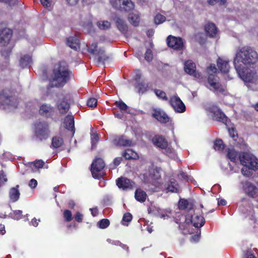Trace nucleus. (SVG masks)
<instances>
[{
  "label": "nucleus",
  "mask_w": 258,
  "mask_h": 258,
  "mask_svg": "<svg viewBox=\"0 0 258 258\" xmlns=\"http://www.w3.org/2000/svg\"><path fill=\"white\" fill-rule=\"evenodd\" d=\"M258 61V54L252 48L245 46L240 48L234 58L233 64L235 68L251 67Z\"/></svg>",
  "instance_id": "f257e3e1"
},
{
  "label": "nucleus",
  "mask_w": 258,
  "mask_h": 258,
  "mask_svg": "<svg viewBox=\"0 0 258 258\" xmlns=\"http://www.w3.org/2000/svg\"><path fill=\"white\" fill-rule=\"evenodd\" d=\"M72 74L67 63L64 61H60L54 66L52 80L50 81L49 86L51 88L63 86L70 81Z\"/></svg>",
  "instance_id": "f03ea898"
},
{
  "label": "nucleus",
  "mask_w": 258,
  "mask_h": 258,
  "mask_svg": "<svg viewBox=\"0 0 258 258\" xmlns=\"http://www.w3.org/2000/svg\"><path fill=\"white\" fill-rule=\"evenodd\" d=\"M238 76L245 83L256 84L258 77L255 72L245 68H235Z\"/></svg>",
  "instance_id": "7ed1b4c3"
},
{
  "label": "nucleus",
  "mask_w": 258,
  "mask_h": 258,
  "mask_svg": "<svg viewBox=\"0 0 258 258\" xmlns=\"http://www.w3.org/2000/svg\"><path fill=\"white\" fill-rule=\"evenodd\" d=\"M49 125L47 122H39L35 124V136L36 140L41 142L46 140L49 136Z\"/></svg>",
  "instance_id": "20e7f679"
},
{
  "label": "nucleus",
  "mask_w": 258,
  "mask_h": 258,
  "mask_svg": "<svg viewBox=\"0 0 258 258\" xmlns=\"http://www.w3.org/2000/svg\"><path fill=\"white\" fill-rule=\"evenodd\" d=\"M239 159L243 166L249 167L253 171L258 169V159L253 155L243 152L239 155Z\"/></svg>",
  "instance_id": "39448f33"
},
{
  "label": "nucleus",
  "mask_w": 258,
  "mask_h": 258,
  "mask_svg": "<svg viewBox=\"0 0 258 258\" xmlns=\"http://www.w3.org/2000/svg\"><path fill=\"white\" fill-rule=\"evenodd\" d=\"M105 167V163L102 159L99 158L96 159L91 164V173L95 178L99 179L101 177L100 174L98 173Z\"/></svg>",
  "instance_id": "423d86ee"
},
{
  "label": "nucleus",
  "mask_w": 258,
  "mask_h": 258,
  "mask_svg": "<svg viewBox=\"0 0 258 258\" xmlns=\"http://www.w3.org/2000/svg\"><path fill=\"white\" fill-rule=\"evenodd\" d=\"M244 192L249 197L255 198L258 196V188L252 183L247 180L241 182Z\"/></svg>",
  "instance_id": "0eeeda50"
},
{
  "label": "nucleus",
  "mask_w": 258,
  "mask_h": 258,
  "mask_svg": "<svg viewBox=\"0 0 258 258\" xmlns=\"http://www.w3.org/2000/svg\"><path fill=\"white\" fill-rule=\"evenodd\" d=\"M166 42L168 47L175 50H180L183 49V43L180 37L169 35L166 39Z\"/></svg>",
  "instance_id": "6e6552de"
},
{
  "label": "nucleus",
  "mask_w": 258,
  "mask_h": 258,
  "mask_svg": "<svg viewBox=\"0 0 258 258\" xmlns=\"http://www.w3.org/2000/svg\"><path fill=\"white\" fill-rule=\"evenodd\" d=\"M211 112L213 114V118L214 120L222 122L225 123L227 126L228 125L230 121L219 107L217 106H213L211 108Z\"/></svg>",
  "instance_id": "1a4fd4ad"
},
{
  "label": "nucleus",
  "mask_w": 258,
  "mask_h": 258,
  "mask_svg": "<svg viewBox=\"0 0 258 258\" xmlns=\"http://www.w3.org/2000/svg\"><path fill=\"white\" fill-rule=\"evenodd\" d=\"M112 20L115 22L118 30L123 34H125L128 31V25L125 21L116 14L112 16Z\"/></svg>",
  "instance_id": "9d476101"
},
{
  "label": "nucleus",
  "mask_w": 258,
  "mask_h": 258,
  "mask_svg": "<svg viewBox=\"0 0 258 258\" xmlns=\"http://www.w3.org/2000/svg\"><path fill=\"white\" fill-rule=\"evenodd\" d=\"M169 102L175 111L179 113H183L185 111V106L179 97L174 96L171 97Z\"/></svg>",
  "instance_id": "9b49d317"
},
{
  "label": "nucleus",
  "mask_w": 258,
  "mask_h": 258,
  "mask_svg": "<svg viewBox=\"0 0 258 258\" xmlns=\"http://www.w3.org/2000/svg\"><path fill=\"white\" fill-rule=\"evenodd\" d=\"M12 34V31L9 28H4L0 30V45L5 46L8 44Z\"/></svg>",
  "instance_id": "f8f14e48"
},
{
  "label": "nucleus",
  "mask_w": 258,
  "mask_h": 258,
  "mask_svg": "<svg viewBox=\"0 0 258 258\" xmlns=\"http://www.w3.org/2000/svg\"><path fill=\"white\" fill-rule=\"evenodd\" d=\"M184 69L187 74L196 78L199 79L201 77V74L196 71L195 63L190 60L185 62Z\"/></svg>",
  "instance_id": "ddd939ff"
},
{
  "label": "nucleus",
  "mask_w": 258,
  "mask_h": 258,
  "mask_svg": "<svg viewBox=\"0 0 258 258\" xmlns=\"http://www.w3.org/2000/svg\"><path fill=\"white\" fill-rule=\"evenodd\" d=\"M188 216L189 218L186 217L185 219V222L187 225L192 223L193 226L196 228H201L205 223V219L202 216H196L193 218L192 215H188Z\"/></svg>",
  "instance_id": "4468645a"
},
{
  "label": "nucleus",
  "mask_w": 258,
  "mask_h": 258,
  "mask_svg": "<svg viewBox=\"0 0 258 258\" xmlns=\"http://www.w3.org/2000/svg\"><path fill=\"white\" fill-rule=\"evenodd\" d=\"M0 103L2 105L16 107L18 104L17 99L12 96H9L6 93L0 94Z\"/></svg>",
  "instance_id": "2eb2a0df"
},
{
  "label": "nucleus",
  "mask_w": 258,
  "mask_h": 258,
  "mask_svg": "<svg viewBox=\"0 0 258 258\" xmlns=\"http://www.w3.org/2000/svg\"><path fill=\"white\" fill-rule=\"evenodd\" d=\"M116 185L123 189H132L135 186V183L130 179L121 177L116 179Z\"/></svg>",
  "instance_id": "dca6fc26"
},
{
  "label": "nucleus",
  "mask_w": 258,
  "mask_h": 258,
  "mask_svg": "<svg viewBox=\"0 0 258 258\" xmlns=\"http://www.w3.org/2000/svg\"><path fill=\"white\" fill-rule=\"evenodd\" d=\"M113 143L116 146L131 147L133 146L132 141L127 139L124 136L116 137L113 139Z\"/></svg>",
  "instance_id": "f3484780"
},
{
  "label": "nucleus",
  "mask_w": 258,
  "mask_h": 258,
  "mask_svg": "<svg viewBox=\"0 0 258 258\" xmlns=\"http://www.w3.org/2000/svg\"><path fill=\"white\" fill-rule=\"evenodd\" d=\"M208 82L215 91L223 92L224 90L221 87V84L218 82V77L215 75L209 74L208 78Z\"/></svg>",
  "instance_id": "a211bd4d"
},
{
  "label": "nucleus",
  "mask_w": 258,
  "mask_h": 258,
  "mask_svg": "<svg viewBox=\"0 0 258 258\" xmlns=\"http://www.w3.org/2000/svg\"><path fill=\"white\" fill-rule=\"evenodd\" d=\"M153 116L161 123H166L169 121V118L167 114L160 109H154Z\"/></svg>",
  "instance_id": "6ab92c4d"
},
{
  "label": "nucleus",
  "mask_w": 258,
  "mask_h": 258,
  "mask_svg": "<svg viewBox=\"0 0 258 258\" xmlns=\"http://www.w3.org/2000/svg\"><path fill=\"white\" fill-rule=\"evenodd\" d=\"M152 142L156 146L161 148L166 149L168 146V143L165 138L161 135H156L152 138Z\"/></svg>",
  "instance_id": "aec40b11"
},
{
  "label": "nucleus",
  "mask_w": 258,
  "mask_h": 258,
  "mask_svg": "<svg viewBox=\"0 0 258 258\" xmlns=\"http://www.w3.org/2000/svg\"><path fill=\"white\" fill-rule=\"evenodd\" d=\"M54 112L53 108L50 105L43 104L40 107L39 112L41 115L46 117H49L52 116Z\"/></svg>",
  "instance_id": "412c9836"
},
{
  "label": "nucleus",
  "mask_w": 258,
  "mask_h": 258,
  "mask_svg": "<svg viewBox=\"0 0 258 258\" xmlns=\"http://www.w3.org/2000/svg\"><path fill=\"white\" fill-rule=\"evenodd\" d=\"M194 203L191 200L180 199L178 202V208L181 210L187 209L188 212H190L194 209Z\"/></svg>",
  "instance_id": "4be33fe9"
},
{
  "label": "nucleus",
  "mask_w": 258,
  "mask_h": 258,
  "mask_svg": "<svg viewBox=\"0 0 258 258\" xmlns=\"http://www.w3.org/2000/svg\"><path fill=\"white\" fill-rule=\"evenodd\" d=\"M205 30L207 36L213 38L216 36L217 33V28L213 23H208L205 26Z\"/></svg>",
  "instance_id": "5701e85b"
},
{
  "label": "nucleus",
  "mask_w": 258,
  "mask_h": 258,
  "mask_svg": "<svg viewBox=\"0 0 258 258\" xmlns=\"http://www.w3.org/2000/svg\"><path fill=\"white\" fill-rule=\"evenodd\" d=\"M57 108L61 114H66L70 109V104L63 98L62 100H59L57 102Z\"/></svg>",
  "instance_id": "b1692460"
},
{
  "label": "nucleus",
  "mask_w": 258,
  "mask_h": 258,
  "mask_svg": "<svg viewBox=\"0 0 258 258\" xmlns=\"http://www.w3.org/2000/svg\"><path fill=\"white\" fill-rule=\"evenodd\" d=\"M217 63L218 69L221 73L226 74L229 72L230 69L229 61L218 58Z\"/></svg>",
  "instance_id": "393cba45"
},
{
  "label": "nucleus",
  "mask_w": 258,
  "mask_h": 258,
  "mask_svg": "<svg viewBox=\"0 0 258 258\" xmlns=\"http://www.w3.org/2000/svg\"><path fill=\"white\" fill-rule=\"evenodd\" d=\"M67 44L74 50L80 48L79 40L76 37H70L67 39Z\"/></svg>",
  "instance_id": "a878e982"
},
{
  "label": "nucleus",
  "mask_w": 258,
  "mask_h": 258,
  "mask_svg": "<svg viewBox=\"0 0 258 258\" xmlns=\"http://www.w3.org/2000/svg\"><path fill=\"white\" fill-rule=\"evenodd\" d=\"M135 5L131 0H122L119 11L129 12L134 9Z\"/></svg>",
  "instance_id": "bb28decb"
},
{
  "label": "nucleus",
  "mask_w": 258,
  "mask_h": 258,
  "mask_svg": "<svg viewBox=\"0 0 258 258\" xmlns=\"http://www.w3.org/2000/svg\"><path fill=\"white\" fill-rule=\"evenodd\" d=\"M64 123L65 124L66 128L74 134L75 125L73 116L72 115H68L64 120Z\"/></svg>",
  "instance_id": "cd10ccee"
},
{
  "label": "nucleus",
  "mask_w": 258,
  "mask_h": 258,
  "mask_svg": "<svg viewBox=\"0 0 258 258\" xmlns=\"http://www.w3.org/2000/svg\"><path fill=\"white\" fill-rule=\"evenodd\" d=\"M19 187V185H17L16 187H12L10 190L9 196L13 202L17 201L19 199L20 194L18 189Z\"/></svg>",
  "instance_id": "c85d7f7f"
},
{
  "label": "nucleus",
  "mask_w": 258,
  "mask_h": 258,
  "mask_svg": "<svg viewBox=\"0 0 258 258\" xmlns=\"http://www.w3.org/2000/svg\"><path fill=\"white\" fill-rule=\"evenodd\" d=\"M97 54H95L97 57V62L104 63L105 61L109 59V57L105 54V50L102 48H99Z\"/></svg>",
  "instance_id": "c756f323"
},
{
  "label": "nucleus",
  "mask_w": 258,
  "mask_h": 258,
  "mask_svg": "<svg viewBox=\"0 0 258 258\" xmlns=\"http://www.w3.org/2000/svg\"><path fill=\"white\" fill-rule=\"evenodd\" d=\"M135 197L136 200L142 203L145 201L147 197V194L143 190L138 188L135 191Z\"/></svg>",
  "instance_id": "7c9ffc66"
},
{
  "label": "nucleus",
  "mask_w": 258,
  "mask_h": 258,
  "mask_svg": "<svg viewBox=\"0 0 258 258\" xmlns=\"http://www.w3.org/2000/svg\"><path fill=\"white\" fill-rule=\"evenodd\" d=\"M128 20L132 25L137 27L139 24L140 17L138 14L130 13L128 16Z\"/></svg>",
  "instance_id": "2f4dec72"
},
{
  "label": "nucleus",
  "mask_w": 258,
  "mask_h": 258,
  "mask_svg": "<svg viewBox=\"0 0 258 258\" xmlns=\"http://www.w3.org/2000/svg\"><path fill=\"white\" fill-rule=\"evenodd\" d=\"M136 88L138 89V93H144L147 90L148 86L144 81L138 82L134 85Z\"/></svg>",
  "instance_id": "473e14b6"
},
{
  "label": "nucleus",
  "mask_w": 258,
  "mask_h": 258,
  "mask_svg": "<svg viewBox=\"0 0 258 258\" xmlns=\"http://www.w3.org/2000/svg\"><path fill=\"white\" fill-rule=\"evenodd\" d=\"M31 62V57L28 55H25L20 59V65L24 68L29 67Z\"/></svg>",
  "instance_id": "72a5a7b5"
},
{
  "label": "nucleus",
  "mask_w": 258,
  "mask_h": 258,
  "mask_svg": "<svg viewBox=\"0 0 258 258\" xmlns=\"http://www.w3.org/2000/svg\"><path fill=\"white\" fill-rule=\"evenodd\" d=\"M0 2L7 4L11 8L15 6H19L21 8L24 4L20 0H0Z\"/></svg>",
  "instance_id": "f704fd0d"
},
{
  "label": "nucleus",
  "mask_w": 258,
  "mask_h": 258,
  "mask_svg": "<svg viewBox=\"0 0 258 258\" xmlns=\"http://www.w3.org/2000/svg\"><path fill=\"white\" fill-rule=\"evenodd\" d=\"M227 156L231 161L235 162L237 160L238 153L234 149H228Z\"/></svg>",
  "instance_id": "c9c22d12"
},
{
  "label": "nucleus",
  "mask_w": 258,
  "mask_h": 258,
  "mask_svg": "<svg viewBox=\"0 0 258 258\" xmlns=\"http://www.w3.org/2000/svg\"><path fill=\"white\" fill-rule=\"evenodd\" d=\"M177 186L178 184L176 183L175 180L174 179H172L170 181V183L167 187L166 189L167 190V191L177 192L178 191Z\"/></svg>",
  "instance_id": "e433bc0d"
},
{
  "label": "nucleus",
  "mask_w": 258,
  "mask_h": 258,
  "mask_svg": "<svg viewBox=\"0 0 258 258\" xmlns=\"http://www.w3.org/2000/svg\"><path fill=\"white\" fill-rule=\"evenodd\" d=\"M63 143V140L62 138L60 137H54L52 139V146L55 148H57L60 147Z\"/></svg>",
  "instance_id": "4c0bfd02"
},
{
  "label": "nucleus",
  "mask_w": 258,
  "mask_h": 258,
  "mask_svg": "<svg viewBox=\"0 0 258 258\" xmlns=\"http://www.w3.org/2000/svg\"><path fill=\"white\" fill-rule=\"evenodd\" d=\"M98 50L97 42H94L90 45L89 46H88L87 50L88 52L92 54L95 55L97 54L96 53L98 52Z\"/></svg>",
  "instance_id": "58836bf2"
},
{
  "label": "nucleus",
  "mask_w": 258,
  "mask_h": 258,
  "mask_svg": "<svg viewBox=\"0 0 258 258\" xmlns=\"http://www.w3.org/2000/svg\"><path fill=\"white\" fill-rule=\"evenodd\" d=\"M227 0H207V3L211 6H215L218 4L219 6H225Z\"/></svg>",
  "instance_id": "ea45409f"
},
{
  "label": "nucleus",
  "mask_w": 258,
  "mask_h": 258,
  "mask_svg": "<svg viewBox=\"0 0 258 258\" xmlns=\"http://www.w3.org/2000/svg\"><path fill=\"white\" fill-rule=\"evenodd\" d=\"M214 148L216 150H223L224 149L223 141L221 139L216 140L214 142Z\"/></svg>",
  "instance_id": "a19ab883"
},
{
  "label": "nucleus",
  "mask_w": 258,
  "mask_h": 258,
  "mask_svg": "<svg viewBox=\"0 0 258 258\" xmlns=\"http://www.w3.org/2000/svg\"><path fill=\"white\" fill-rule=\"evenodd\" d=\"M13 47L9 46L7 48H4L1 49V54L5 58H8L12 52Z\"/></svg>",
  "instance_id": "79ce46f5"
},
{
  "label": "nucleus",
  "mask_w": 258,
  "mask_h": 258,
  "mask_svg": "<svg viewBox=\"0 0 258 258\" xmlns=\"http://www.w3.org/2000/svg\"><path fill=\"white\" fill-rule=\"evenodd\" d=\"M98 26L101 30H106L111 26V24L107 21H101L98 23Z\"/></svg>",
  "instance_id": "37998d69"
},
{
  "label": "nucleus",
  "mask_w": 258,
  "mask_h": 258,
  "mask_svg": "<svg viewBox=\"0 0 258 258\" xmlns=\"http://www.w3.org/2000/svg\"><path fill=\"white\" fill-rule=\"evenodd\" d=\"M115 104L121 110L126 111L127 113H130V112L127 111L128 107L122 101H116L115 102Z\"/></svg>",
  "instance_id": "c03bdc74"
},
{
  "label": "nucleus",
  "mask_w": 258,
  "mask_h": 258,
  "mask_svg": "<svg viewBox=\"0 0 258 258\" xmlns=\"http://www.w3.org/2000/svg\"><path fill=\"white\" fill-rule=\"evenodd\" d=\"M252 170H253L249 167L244 166L241 169V173L244 176L250 177L252 175Z\"/></svg>",
  "instance_id": "a18cd8bd"
},
{
  "label": "nucleus",
  "mask_w": 258,
  "mask_h": 258,
  "mask_svg": "<svg viewBox=\"0 0 258 258\" xmlns=\"http://www.w3.org/2000/svg\"><path fill=\"white\" fill-rule=\"evenodd\" d=\"M166 20V17L163 15L158 14L154 18V22L156 24H160L163 23Z\"/></svg>",
  "instance_id": "49530a36"
},
{
  "label": "nucleus",
  "mask_w": 258,
  "mask_h": 258,
  "mask_svg": "<svg viewBox=\"0 0 258 258\" xmlns=\"http://www.w3.org/2000/svg\"><path fill=\"white\" fill-rule=\"evenodd\" d=\"M196 40L200 44L203 45L206 42V38L203 33H198L196 35Z\"/></svg>",
  "instance_id": "de8ad7c7"
},
{
  "label": "nucleus",
  "mask_w": 258,
  "mask_h": 258,
  "mask_svg": "<svg viewBox=\"0 0 258 258\" xmlns=\"http://www.w3.org/2000/svg\"><path fill=\"white\" fill-rule=\"evenodd\" d=\"M122 0H110V3L111 6L115 9L119 10L121 6V2Z\"/></svg>",
  "instance_id": "09e8293b"
},
{
  "label": "nucleus",
  "mask_w": 258,
  "mask_h": 258,
  "mask_svg": "<svg viewBox=\"0 0 258 258\" xmlns=\"http://www.w3.org/2000/svg\"><path fill=\"white\" fill-rule=\"evenodd\" d=\"M99 227L101 229L107 228L110 224L109 220L107 219H103L98 222Z\"/></svg>",
  "instance_id": "8fccbe9b"
},
{
  "label": "nucleus",
  "mask_w": 258,
  "mask_h": 258,
  "mask_svg": "<svg viewBox=\"0 0 258 258\" xmlns=\"http://www.w3.org/2000/svg\"><path fill=\"white\" fill-rule=\"evenodd\" d=\"M154 92L156 95L160 98H161L165 100H167L168 99V98L165 92L158 89L155 90Z\"/></svg>",
  "instance_id": "3c124183"
},
{
  "label": "nucleus",
  "mask_w": 258,
  "mask_h": 258,
  "mask_svg": "<svg viewBox=\"0 0 258 258\" xmlns=\"http://www.w3.org/2000/svg\"><path fill=\"white\" fill-rule=\"evenodd\" d=\"M99 140V137L97 134H91V144H92V147L91 149H94L97 144V143L98 142Z\"/></svg>",
  "instance_id": "603ef678"
},
{
  "label": "nucleus",
  "mask_w": 258,
  "mask_h": 258,
  "mask_svg": "<svg viewBox=\"0 0 258 258\" xmlns=\"http://www.w3.org/2000/svg\"><path fill=\"white\" fill-rule=\"evenodd\" d=\"M97 104V100L95 98H89L87 102V105L88 106L90 107H94L96 106Z\"/></svg>",
  "instance_id": "864d4df0"
},
{
  "label": "nucleus",
  "mask_w": 258,
  "mask_h": 258,
  "mask_svg": "<svg viewBox=\"0 0 258 258\" xmlns=\"http://www.w3.org/2000/svg\"><path fill=\"white\" fill-rule=\"evenodd\" d=\"M134 152L133 151L131 150V149H128L126 151H125L124 152H123L122 153V156L124 157L125 158V159H131L132 158H133V154Z\"/></svg>",
  "instance_id": "5fc2aeb1"
},
{
  "label": "nucleus",
  "mask_w": 258,
  "mask_h": 258,
  "mask_svg": "<svg viewBox=\"0 0 258 258\" xmlns=\"http://www.w3.org/2000/svg\"><path fill=\"white\" fill-rule=\"evenodd\" d=\"M161 168L159 167H156L153 169V178L154 179H158L160 177V172L161 171Z\"/></svg>",
  "instance_id": "6e6d98bb"
},
{
  "label": "nucleus",
  "mask_w": 258,
  "mask_h": 258,
  "mask_svg": "<svg viewBox=\"0 0 258 258\" xmlns=\"http://www.w3.org/2000/svg\"><path fill=\"white\" fill-rule=\"evenodd\" d=\"M132 218H133V217L131 213H125L123 215V216L122 218V224L125 225V224L123 223V222H130V221H132Z\"/></svg>",
  "instance_id": "4d7b16f0"
},
{
  "label": "nucleus",
  "mask_w": 258,
  "mask_h": 258,
  "mask_svg": "<svg viewBox=\"0 0 258 258\" xmlns=\"http://www.w3.org/2000/svg\"><path fill=\"white\" fill-rule=\"evenodd\" d=\"M145 58L148 61H150L153 59V54L152 50L150 49H147L145 54Z\"/></svg>",
  "instance_id": "13d9d810"
},
{
  "label": "nucleus",
  "mask_w": 258,
  "mask_h": 258,
  "mask_svg": "<svg viewBox=\"0 0 258 258\" xmlns=\"http://www.w3.org/2000/svg\"><path fill=\"white\" fill-rule=\"evenodd\" d=\"M63 216L67 222L71 221L72 220V213L70 210H65L63 213Z\"/></svg>",
  "instance_id": "bf43d9fd"
},
{
  "label": "nucleus",
  "mask_w": 258,
  "mask_h": 258,
  "mask_svg": "<svg viewBox=\"0 0 258 258\" xmlns=\"http://www.w3.org/2000/svg\"><path fill=\"white\" fill-rule=\"evenodd\" d=\"M228 132L231 137L236 141L237 138V134L235 132V129L233 127L229 128Z\"/></svg>",
  "instance_id": "052dcab7"
},
{
  "label": "nucleus",
  "mask_w": 258,
  "mask_h": 258,
  "mask_svg": "<svg viewBox=\"0 0 258 258\" xmlns=\"http://www.w3.org/2000/svg\"><path fill=\"white\" fill-rule=\"evenodd\" d=\"M44 164V162L42 160H36L34 162V166L37 168H42Z\"/></svg>",
  "instance_id": "680f3d73"
},
{
  "label": "nucleus",
  "mask_w": 258,
  "mask_h": 258,
  "mask_svg": "<svg viewBox=\"0 0 258 258\" xmlns=\"http://www.w3.org/2000/svg\"><path fill=\"white\" fill-rule=\"evenodd\" d=\"M22 211L21 210H16L14 211V214L16 216L14 219L16 220H19L22 218Z\"/></svg>",
  "instance_id": "e2e57ef3"
},
{
  "label": "nucleus",
  "mask_w": 258,
  "mask_h": 258,
  "mask_svg": "<svg viewBox=\"0 0 258 258\" xmlns=\"http://www.w3.org/2000/svg\"><path fill=\"white\" fill-rule=\"evenodd\" d=\"M40 1L41 4L46 8L49 7L51 6V0H40Z\"/></svg>",
  "instance_id": "0e129e2a"
},
{
  "label": "nucleus",
  "mask_w": 258,
  "mask_h": 258,
  "mask_svg": "<svg viewBox=\"0 0 258 258\" xmlns=\"http://www.w3.org/2000/svg\"><path fill=\"white\" fill-rule=\"evenodd\" d=\"M83 215L79 212H77L75 216V219L78 222H82L83 220Z\"/></svg>",
  "instance_id": "69168bd1"
},
{
  "label": "nucleus",
  "mask_w": 258,
  "mask_h": 258,
  "mask_svg": "<svg viewBox=\"0 0 258 258\" xmlns=\"http://www.w3.org/2000/svg\"><path fill=\"white\" fill-rule=\"evenodd\" d=\"M37 185V181L35 179H31L30 180L29 183V186L30 187H31L32 188H34L36 187Z\"/></svg>",
  "instance_id": "338daca9"
},
{
  "label": "nucleus",
  "mask_w": 258,
  "mask_h": 258,
  "mask_svg": "<svg viewBox=\"0 0 258 258\" xmlns=\"http://www.w3.org/2000/svg\"><path fill=\"white\" fill-rule=\"evenodd\" d=\"M122 160V157L115 158L113 161V163L114 164L115 167H116L118 165H119Z\"/></svg>",
  "instance_id": "774afa93"
}]
</instances>
